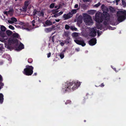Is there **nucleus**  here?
Segmentation results:
<instances>
[{"label":"nucleus","mask_w":126,"mask_h":126,"mask_svg":"<svg viewBox=\"0 0 126 126\" xmlns=\"http://www.w3.org/2000/svg\"><path fill=\"white\" fill-rule=\"evenodd\" d=\"M102 13L100 12H98L96 13L95 17H93V19L96 22V27L98 29H101V26L100 23L102 22L103 20V18L102 17ZM99 30H97L96 28L94 27L90 28L89 29V35L94 37L96 35V32H97L98 35H100L102 32H99Z\"/></svg>","instance_id":"obj_1"},{"label":"nucleus","mask_w":126,"mask_h":126,"mask_svg":"<svg viewBox=\"0 0 126 126\" xmlns=\"http://www.w3.org/2000/svg\"><path fill=\"white\" fill-rule=\"evenodd\" d=\"M81 82L78 81H73L71 82H64L62 84L61 88L62 91L65 92L70 89L74 91L80 86Z\"/></svg>","instance_id":"obj_2"},{"label":"nucleus","mask_w":126,"mask_h":126,"mask_svg":"<svg viewBox=\"0 0 126 126\" xmlns=\"http://www.w3.org/2000/svg\"><path fill=\"white\" fill-rule=\"evenodd\" d=\"M37 21L36 19L33 20L32 22V23L33 26H35L33 27H31L28 24H25L22 22H20V24L21 25L20 26V28H22L23 29L26 30L27 31H29L32 29L37 27L36 25L35 24Z\"/></svg>","instance_id":"obj_3"},{"label":"nucleus","mask_w":126,"mask_h":126,"mask_svg":"<svg viewBox=\"0 0 126 126\" xmlns=\"http://www.w3.org/2000/svg\"><path fill=\"white\" fill-rule=\"evenodd\" d=\"M6 28L4 26H1V31H0V41L4 43L6 42L8 38V37L5 33L4 32L6 31Z\"/></svg>","instance_id":"obj_4"},{"label":"nucleus","mask_w":126,"mask_h":126,"mask_svg":"<svg viewBox=\"0 0 126 126\" xmlns=\"http://www.w3.org/2000/svg\"><path fill=\"white\" fill-rule=\"evenodd\" d=\"M101 8L103 12V13L105 17L104 24L105 25H106L108 23L109 20V14L107 13V12L108 10V9L106 6H105L104 5H102Z\"/></svg>","instance_id":"obj_5"},{"label":"nucleus","mask_w":126,"mask_h":126,"mask_svg":"<svg viewBox=\"0 0 126 126\" xmlns=\"http://www.w3.org/2000/svg\"><path fill=\"white\" fill-rule=\"evenodd\" d=\"M8 43L9 44L15 43L16 46L19 45L18 47L16 48V50H17L20 51L24 48L23 45L20 43V42H18L17 40L15 38H11L9 39L8 40Z\"/></svg>","instance_id":"obj_6"},{"label":"nucleus","mask_w":126,"mask_h":126,"mask_svg":"<svg viewBox=\"0 0 126 126\" xmlns=\"http://www.w3.org/2000/svg\"><path fill=\"white\" fill-rule=\"evenodd\" d=\"M126 16V11L124 10H121L117 12V20L121 22L124 20Z\"/></svg>","instance_id":"obj_7"},{"label":"nucleus","mask_w":126,"mask_h":126,"mask_svg":"<svg viewBox=\"0 0 126 126\" xmlns=\"http://www.w3.org/2000/svg\"><path fill=\"white\" fill-rule=\"evenodd\" d=\"M33 67L32 66L27 65L22 71L23 73L27 76L31 75L33 73Z\"/></svg>","instance_id":"obj_8"},{"label":"nucleus","mask_w":126,"mask_h":126,"mask_svg":"<svg viewBox=\"0 0 126 126\" xmlns=\"http://www.w3.org/2000/svg\"><path fill=\"white\" fill-rule=\"evenodd\" d=\"M83 16L84 18V21L86 25H90L93 24V22L90 16L84 13L83 14Z\"/></svg>","instance_id":"obj_9"},{"label":"nucleus","mask_w":126,"mask_h":126,"mask_svg":"<svg viewBox=\"0 0 126 126\" xmlns=\"http://www.w3.org/2000/svg\"><path fill=\"white\" fill-rule=\"evenodd\" d=\"M79 35V33L77 32H74L72 34V36L73 37H75L74 38L75 42L77 44L81 45L82 46H85L86 44L84 43L83 40L79 41L78 39H76L75 37H77Z\"/></svg>","instance_id":"obj_10"},{"label":"nucleus","mask_w":126,"mask_h":126,"mask_svg":"<svg viewBox=\"0 0 126 126\" xmlns=\"http://www.w3.org/2000/svg\"><path fill=\"white\" fill-rule=\"evenodd\" d=\"M44 12L43 11H38L35 10H34L33 12V15L34 17H38V18L39 17H43Z\"/></svg>","instance_id":"obj_11"},{"label":"nucleus","mask_w":126,"mask_h":126,"mask_svg":"<svg viewBox=\"0 0 126 126\" xmlns=\"http://www.w3.org/2000/svg\"><path fill=\"white\" fill-rule=\"evenodd\" d=\"M58 12L59 11L58 10V9H57L53 10L52 11V13L53 14H54V15L53 16L54 17H56L61 15L63 13V11H61L59 13H58Z\"/></svg>","instance_id":"obj_12"},{"label":"nucleus","mask_w":126,"mask_h":126,"mask_svg":"<svg viewBox=\"0 0 126 126\" xmlns=\"http://www.w3.org/2000/svg\"><path fill=\"white\" fill-rule=\"evenodd\" d=\"M96 43V40L95 38H93L89 42V44L91 46L95 45Z\"/></svg>","instance_id":"obj_13"},{"label":"nucleus","mask_w":126,"mask_h":126,"mask_svg":"<svg viewBox=\"0 0 126 126\" xmlns=\"http://www.w3.org/2000/svg\"><path fill=\"white\" fill-rule=\"evenodd\" d=\"M17 21L16 18L14 17H13L10 20H8V22L9 23L12 24L17 22Z\"/></svg>","instance_id":"obj_14"},{"label":"nucleus","mask_w":126,"mask_h":126,"mask_svg":"<svg viewBox=\"0 0 126 126\" xmlns=\"http://www.w3.org/2000/svg\"><path fill=\"white\" fill-rule=\"evenodd\" d=\"M72 16V15L71 13H69L67 14H64L63 15V17L65 19H68Z\"/></svg>","instance_id":"obj_15"},{"label":"nucleus","mask_w":126,"mask_h":126,"mask_svg":"<svg viewBox=\"0 0 126 126\" xmlns=\"http://www.w3.org/2000/svg\"><path fill=\"white\" fill-rule=\"evenodd\" d=\"M13 10L12 9H11L8 12H4V13L5 14H6V15H9L10 16H11L13 14Z\"/></svg>","instance_id":"obj_16"},{"label":"nucleus","mask_w":126,"mask_h":126,"mask_svg":"<svg viewBox=\"0 0 126 126\" xmlns=\"http://www.w3.org/2000/svg\"><path fill=\"white\" fill-rule=\"evenodd\" d=\"M2 80V78L1 76L0 75V90L3 87L4 85V83L1 81Z\"/></svg>","instance_id":"obj_17"},{"label":"nucleus","mask_w":126,"mask_h":126,"mask_svg":"<svg viewBox=\"0 0 126 126\" xmlns=\"http://www.w3.org/2000/svg\"><path fill=\"white\" fill-rule=\"evenodd\" d=\"M3 57L4 58H5L9 61H11V59L10 58V56L7 54H5L3 56Z\"/></svg>","instance_id":"obj_18"},{"label":"nucleus","mask_w":126,"mask_h":126,"mask_svg":"<svg viewBox=\"0 0 126 126\" xmlns=\"http://www.w3.org/2000/svg\"><path fill=\"white\" fill-rule=\"evenodd\" d=\"M3 95L1 93H0V103L2 104L3 101Z\"/></svg>","instance_id":"obj_19"},{"label":"nucleus","mask_w":126,"mask_h":126,"mask_svg":"<svg viewBox=\"0 0 126 126\" xmlns=\"http://www.w3.org/2000/svg\"><path fill=\"white\" fill-rule=\"evenodd\" d=\"M45 24L47 26H48L51 25L52 23L50 21L47 20Z\"/></svg>","instance_id":"obj_20"},{"label":"nucleus","mask_w":126,"mask_h":126,"mask_svg":"<svg viewBox=\"0 0 126 126\" xmlns=\"http://www.w3.org/2000/svg\"><path fill=\"white\" fill-rule=\"evenodd\" d=\"M95 12V11L94 10H91L89 11L88 12V13L90 14L93 15L94 14Z\"/></svg>","instance_id":"obj_21"},{"label":"nucleus","mask_w":126,"mask_h":126,"mask_svg":"<svg viewBox=\"0 0 126 126\" xmlns=\"http://www.w3.org/2000/svg\"><path fill=\"white\" fill-rule=\"evenodd\" d=\"M30 3V2L29 1H26L24 3V5L27 7L29 5Z\"/></svg>","instance_id":"obj_22"},{"label":"nucleus","mask_w":126,"mask_h":126,"mask_svg":"<svg viewBox=\"0 0 126 126\" xmlns=\"http://www.w3.org/2000/svg\"><path fill=\"white\" fill-rule=\"evenodd\" d=\"M27 7L24 5L22 7V9H20V10L21 11H26Z\"/></svg>","instance_id":"obj_23"},{"label":"nucleus","mask_w":126,"mask_h":126,"mask_svg":"<svg viewBox=\"0 0 126 126\" xmlns=\"http://www.w3.org/2000/svg\"><path fill=\"white\" fill-rule=\"evenodd\" d=\"M78 10V9H73L71 11V14H72V15L73 14H75L77 12V10Z\"/></svg>","instance_id":"obj_24"},{"label":"nucleus","mask_w":126,"mask_h":126,"mask_svg":"<svg viewBox=\"0 0 126 126\" xmlns=\"http://www.w3.org/2000/svg\"><path fill=\"white\" fill-rule=\"evenodd\" d=\"M6 33L8 35H11L12 33V32L9 30H7L6 31Z\"/></svg>","instance_id":"obj_25"},{"label":"nucleus","mask_w":126,"mask_h":126,"mask_svg":"<svg viewBox=\"0 0 126 126\" xmlns=\"http://www.w3.org/2000/svg\"><path fill=\"white\" fill-rule=\"evenodd\" d=\"M52 29L51 28H47L45 29V31L46 32H49L51 31Z\"/></svg>","instance_id":"obj_26"},{"label":"nucleus","mask_w":126,"mask_h":126,"mask_svg":"<svg viewBox=\"0 0 126 126\" xmlns=\"http://www.w3.org/2000/svg\"><path fill=\"white\" fill-rule=\"evenodd\" d=\"M13 36L14 37H11V38H15V39H16L15 38V37H18V36H19V35H18V34L17 33H14V34H13ZM9 39H10V38Z\"/></svg>","instance_id":"obj_27"},{"label":"nucleus","mask_w":126,"mask_h":126,"mask_svg":"<svg viewBox=\"0 0 126 126\" xmlns=\"http://www.w3.org/2000/svg\"><path fill=\"white\" fill-rule=\"evenodd\" d=\"M70 28L72 30L77 31V29L74 26H71Z\"/></svg>","instance_id":"obj_28"},{"label":"nucleus","mask_w":126,"mask_h":126,"mask_svg":"<svg viewBox=\"0 0 126 126\" xmlns=\"http://www.w3.org/2000/svg\"><path fill=\"white\" fill-rule=\"evenodd\" d=\"M0 50L2 51H3L4 50L3 45L1 44H0Z\"/></svg>","instance_id":"obj_29"},{"label":"nucleus","mask_w":126,"mask_h":126,"mask_svg":"<svg viewBox=\"0 0 126 126\" xmlns=\"http://www.w3.org/2000/svg\"><path fill=\"white\" fill-rule=\"evenodd\" d=\"M60 57L61 58V59H62L64 58V56L63 54L61 53L60 54Z\"/></svg>","instance_id":"obj_30"},{"label":"nucleus","mask_w":126,"mask_h":126,"mask_svg":"<svg viewBox=\"0 0 126 126\" xmlns=\"http://www.w3.org/2000/svg\"><path fill=\"white\" fill-rule=\"evenodd\" d=\"M71 103V101L69 100H67L66 102H65L66 104H70Z\"/></svg>","instance_id":"obj_31"},{"label":"nucleus","mask_w":126,"mask_h":126,"mask_svg":"<svg viewBox=\"0 0 126 126\" xmlns=\"http://www.w3.org/2000/svg\"><path fill=\"white\" fill-rule=\"evenodd\" d=\"M9 28L10 29L12 30H14L15 28L12 25H10L9 26Z\"/></svg>","instance_id":"obj_32"},{"label":"nucleus","mask_w":126,"mask_h":126,"mask_svg":"<svg viewBox=\"0 0 126 126\" xmlns=\"http://www.w3.org/2000/svg\"><path fill=\"white\" fill-rule=\"evenodd\" d=\"M5 47L7 49H9L10 48V47L9 46L7 45L5 43Z\"/></svg>","instance_id":"obj_33"},{"label":"nucleus","mask_w":126,"mask_h":126,"mask_svg":"<svg viewBox=\"0 0 126 126\" xmlns=\"http://www.w3.org/2000/svg\"><path fill=\"white\" fill-rule=\"evenodd\" d=\"M54 4L53 3L50 4V7L51 8H53L54 7Z\"/></svg>","instance_id":"obj_34"},{"label":"nucleus","mask_w":126,"mask_h":126,"mask_svg":"<svg viewBox=\"0 0 126 126\" xmlns=\"http://www.w3.org/2000/svg\"><path fill=\"white\" fill-rule=\"evenodd\" d=\"M69 27L68 25H65V28L67 30H68L69 29Z\"/></svg>","instance_id":"obj_35"},{"label":"nucleus","mask_w":126,"mask_h":126,"mask_svg":"<svg viewBox=\"0 0 126 126\" xmlns=\"http://www.w3.org/2000/svg\"><path fill=\"white\" fill-rule=\"evenodd\" d=\"M28 62L29 63H31L32 62V60L31 59H29L28 60Z\"/></svg>","instance_id":"obj_36"},{"label":"nucleus","mask_w":126,"mask_h":126,"mask_svg":"<svg viewBox=\"0 0 126 126\" xmlns=\"http://www.w3.org/2000/svg\"><path fill=\"white\" fill-rule=\"evenodd\" d=\"M100 4V3L99 2L98 3L95 5L94 6L97 7H98Z\"/></svg>","instance_id":"obj_37"},{"label":"nucleus","mask_w":126,"mask_h":126,"mask_svg":"<svg viewBox=\"0 0 126 126\" xmlns=\"http://www.w3.org/2000/svg\"><path fill=\"white\" fill-rule=\"evenodd\" d=\"M122 2L123 5H124V6H126V4L125 3V1H124L123 0H122Z\"/></svg>","instance_id":"obj_38"},{"label":"nucleus","mask_w":126,"mask_h":126,"mask_svg":"<svg viewBox=\"0 0 126 126\" xmlns=\"http://www.w3.org/2000/svg\"><path fill=\"white\" fill-rule=\"evenodd\" d=\"M109 29L111 30H113L115 29V28H112V27H108Z\"/></svg>","instance_id":"obj_39"},{"label":"nucleus","mask_w":126,"mask_h":126,"mask_svg":"<svg viewBox=\"0 0 126 126\" xmlns=\"http://www.w3.org/2000/svg\"><path fill=\"white\" fill-rule=\"evenodd\" d=\"M32 5H29L27 7V8L29 9H30L32 8Z\"/></svg>","instance_id":"obj_40"},{"label":"nucleus","mask_w":126,"mask_h":126,"mask_svg":"<svg viewBox=\"0 0 126 126\" xmlns=\"http://www.w3.org/2000/svg\"><path fill=\"white\" fill-rule=\"evenodd\" d=\"M78 4H76L74 6V8H77L78 7Z\"/></svg>","instance_id":"obj_41"},{"label":"nucleus","mask_w":126,"mask_h":126,"mask_svg":"<svg viewBox=\"0 0 126 126\" xmlns=\"http://www.w3.org/2000/svg\"><path fill=\"white\" fill-rule=\"evenodd\" d=\"M76 50L77 51H79V50H80V49H79V48H76Z\"/></svg>","instance_id":"obj_42"},{"label":"nucleus","mask_w":126,"mask_h":126,"mask_svg":"<svg viewBox=\"0 0 126 126\" xmlns=\"http://www.w3.org/2000/svg\"><path fill=\"white\" fill-rule=\"evenodd\" d=\"M51 53H49L47 54V57L49 58L50 57L51 55Z\"/></svg>","instance_id":"obj_43"},{"label":"nucleus","mask_w":126,"mask_h":126,"mask_svg":"<svg viewBox=\"0 0 126 126\" xmlns=\"http://www.w3.org/2000/svg\"><path fill=\"white\" fill-rule=\"evenodd\" d=\"M60 44L62 46H63L64 45V43L63 42H61L60 43Z\"/></svg>","instance_id":"obj_44"},{"label":"nucleus","mask_w":126,"mask_h":126,"mask_svg":"<svg viewBox=\"0 0 126 126\" xmlns=\"http://www.w3.org/2000/svg\"><path fill=\"white\" fill-rule=\"evenodd\" d=\"M111 68H113L114 70L115 71V72H117V71H116V69L115 68H113V66H111Z\"/></svg>","instance_id":"obj_45"},{"label":"nucleus","mask_w":126,"mask_h":126,"mask_svg":"<svg viewBox=\"0 0 126 126\" xmlns=\"http://www.w3.org/2000/svg\"><path fill=\"white\" fill-rule=\"evenodd\" d=\"M119 0H116V5H117L118 4V3L117 2L119 1Z\"/></svg>","instance_id":"obj_46"},{"label":"nucleus","mask_w":126,"mask_h":126,"mask_svg":"<svg viewBox=\"0 0 126 126\" xmlns=\"http://www.w3.org/2000/svg\"><path fill=\"white\" fill-rule=\"evenodd\" d=\"M54 36H53L52 37V41L53 42H54V39H54Z\"/></svg>","instance_id":"obj_47"},{"label":"nucleus","mask_w":126,"mask_h":126,"mask_svg":"<svg viewBox=\"0 0 126 126\" xmlns=\"http://www.w3.org/2000/svg\"><path fill=\"white\" fill-rule=\"evenodd\" d=\"M59 19H55V21L57 22H59L60 21Z\"/></svg>","instance_id":"obj_48"},{"label":"nucleus","mask_w":126,"mask_h":126,"mask_svg":"<svg viewBox=\"0 0 126 126\" xmlns=\"http://www.w3.org/2000/svg\"><path fill=\"white\" fill-rule=\"evenodd\" d=\"M104 86V84L103 83H102L101 85V87H103Z\"/></svg>","instance_id":"obj_49"},{"label":"nucleus","mask_w":126,"mask_h":126,"mask_svg":"<svg viewBox=\"0 0 126 126\" xmlns=\"http://www.w3.org/2000/svg\"><path fill=\"white\" fill-rule=\"evenodd\" d=\"M84 1H87L88 0H83Z\"/></svg>","instance_id":"obj_50"},{"label":"nucleus","mask_w":126,"mask_h":126,"mask_svg":"<svg viewBox=\"0 0 126 126\" xmlns=\"http://www.w3.org/2000/svg\"><path fill=\"white\" fill-rule=\"evenodd\" d=\"M44 27H46V26L45 25H44Z\"/></svg>","instance_id":"obj_51"},{"label":"nucleus","mask_w":126,"mask_h":126,"mask_svg":"<svg viewBox=\"0 0 126 126\" xmlns=\"http://www.w3.org/2000/svg\"><path fill=\"white\" fill-rule=\"evenodd\" d=\"M55 8H57V7H56V6H55Z\"/></svg>","instance_id":"obj_52"},{"label":"nucleus","mask_w":126,"mask_h":126,"mask_svg":"<svg viewBox=\"0 0 126 126\" xmlns=\"http://www.w3.org/2000/svg\"><path fill=\"white\" fill-rule=\"evenodd\" d=\"M78 38H80V37H78Z\"/></svg>","instance_id":"obj_53"},{"label":"nucleus","mask_w":126,"mask_h":126,"mask_svg":"<svg viewBox=\"0 0 126 126\" xmlns=\"http://www.w3.org/2000/svg\"><path fill=\"white\" fill-rule=\"evenodd\" d=\"M36 73H35V75H36Z\"/></svg>","instance_id":"obj_54"},{"label":"nucleus","mask_w":126,"mask_h":126,"mask_svg":"<svg viewBox=\"0 0 126 126\" xmlns=\"http://www.w3.org/2000/svg\"><path fill=\"white\" fill-rule=\"evenodd\" d=\"M16 1L17 0H15Z\"/></svg>","instance_id":"obj_55"}]
</instances>
